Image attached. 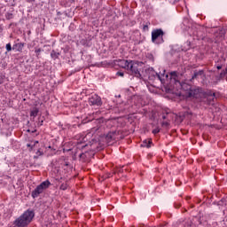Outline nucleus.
I'll use <instances>...</instances> for the list:
<instances>
[{"mask_svg":"<svg viewBox=\"0 0 227 227\" xmlns=\"http://www.w3.org/2000/svg\"><path fill=\"white\" fill-rule=\"evenodd\" d=\"M170 75V81L171 82H175V84H180V78L182 77V74L178 73L177 71H173L169 73Z\"/></svg>","mask_w":227,"mask_h":227,"instance_id":"nucleus-10","label":"nucleus"},{"mask_svg":"<svg viewBox=\"0 0 227 227\" xmlns=\"http://www.w3.org/2000/svg\"><path fill=\"white\" fill-rule=\"evenodd\" d=\"M166 33L162 28H156L152 31V42L153 43H156L157 45H160V43H164V35Z\"/></svg>","mask_w":227,"mask_h":227,"instance_id":"nucleus-4","label":"nucleus"},{"mask_svg":"<svg viewBox=\"0 0 227 227\" xmlns=\"http://www.w3.org/2000/svg\"><path fill=\"white\" fill-rule=\"evenodd\" d=\"M35 219V211L27 210L13 222L15 227H27Z\"/></svg>","mask_w":227,"mask_h":227,"instance_id":"nucleus-1","label":"nucleus"},{"mask_svg":"<svg viewBox=\"0 0 227 227\" xmlns=\"http://www.w3.org/2000/svg\"><path fill=\"white\" fill-rule=\"evenodd\" d=\"M89 104L90 106H102V98L97 94H93L90 98H89Z\"/></svg>","mask_w":227,"mask_h":227,"instance_id":"nucleus-8","label":"nucleus"},{"mask_svg":"<svg viewBox=\"0 0 227 227\" xmlns=\"http://www.w3.org/2000/svg\"><path fill=\"white\" fill-rule=\"evenodd\" d=\"M193 35L197 36V40L205 39V35H203V27L198 28L195 32H193Z\"/></svg>","mask_w":227,"mask_h":227,"instance_id":"nucleus-13","label":"nucleus"},{"mask_svg":"<svg viewBox=\"0 0 227 227\" xmlns=\"http://www.w3.org/2000/svg\"><path fill=\"white\" fill-rule=\"evenodd\" d=\"M22 49H24V43H17L12 46V51H17L18 52H22Z\"/></svg>","mask_w":227,"mask_h":227,"instance_id":"nucleus-14","label":"nucleus"},{"mask_svg":"<svg viewBox=\"0 0 227 227\" xmlns=\"http://www.w3.org/2000/svg\"><path fill=\"white\" fill-rule=\"evenodd\" d=\"M36 153H38L39 155H43V153L41 152L40 150H38Z\"/></svg>","mask_w":227,"mask_h":227,"instance_id":"nucleus-34","label":"nucleus"},{"mask_svg":"<svg viewBox=\"0 0 227 227\" xmlns=\"http://www.w3.org/2000/svg\"><path fill=\"white\" fill-rule=\"evenodd\" d=\"M39 111H40V110H38L37 107H35V108L31 111L30 116H34V117L38 116Z\"/></svg>","mask_w":227,"mask_h":227,"instance_id":"nucleus-17","label":"nucleus"},{"mask_svg":"<svg viewBox=\"0 0 227 227\" xmlns=\"http://www.w3.org/2000/svg\"><path fill=\"white\" fill-rule=\"evenodd\" d=\"M143 31H148V24L144 25Z\"/></svg>","mask_w":227,"mask_h":227,"instance_id":"nucleus-31","label":"nucleus"},{"mask_svg":"<svg viewBox=\"0 0 227 227\" xmlns=\"http://www.w3.org/2000/svg\"><path fill=\"white\" fill-rule=\"evenodd\" d=\"M59 52H57L56 51L52 50L51 52V58L54 60L58 59L59 58Z\"/></svg>","mask_w":227,"mask_h":227,"instance_id":"nucleus-16","label":"nucleus"},{"mask_svg":"<svg viewBox=\"0 0 227 227\" xmlns=\"http://www.w3.org/2000/svg\"><path fill=\"white\" fill-rule=\"evenodd\" d=\"M145 75H147L149 81H155V78L158 77L160 81H162V76L159 74L153 67H148L147 69L145 70Z\"/></svg>","mask_w":227,"mask_h":227,"instance_id":"nucleus-7","label":"nucleus"},{"mask_svg":"<svg viewBox=\"0 0 227 227\" xmlns=\"http://www.w3.org/2000/svg\"><path fill=\"white\" fill-rule=\"evenodd\" d=\"M64 165L68 166V162L65 161Z\"/></svg>","mask_w":227,"mask_h":227,"instance_id":"nucleus-37","label":"nucleus"},{"mask_svg":"<svg viewBox=\"0 0 227 227\" xmlns=\"http://www.w3.org/2000/svg\"><path fill=\"white\" fill-rule=\"evenodd\" d=\"M35 52L38 58V56H40V53L42 52V49L41 48L35 49Z\"/></svg>","mask_w":227,"mask_h":227,"instance_id":"nucleus-25","label":"nucleus"},{"mask_svg":"<svg viewBox=\"0 0 227 227\" xmlns=\"http://www.w3.org/2000/svg\"><path fill=\"white\" fill-rule=\"evenodd\" d=\"M51 187V182L49 180H46L43 183H41L39 185L36 186V188L32 192L31 196L32 198H38L40 194H42L45 189H49Z\"/></svg>","mask_w":227,"mask_h":227,"instance_id":"nucleus-5","label":"nucleus"},{"mask_svg":"<svg viewBox=\"0 0 227 227\" xmlns=\"http://www.w3.org/2000/svg\"><path fill=\"white\" fill-rule=\"evenodd\" d=\"M121 61H129V60H125V59L119 60V67H121V68H125L126 70H128L129 67H125V63H123Z\"/></svg>","mask_w":227,"mask_h":227,"instance_id":"nucleus-19","label":"nucleus"},{"mask_svg":"<svg viewBox=\"0 0 227 227\" xmlns=\"http://www.w3.org/2000/svg\"><path fill=\"white\" fill-rule=\"evenodd\" d=\"M5 49H6L7 52H11L12 49H13V48H12V43H7L5 46Z\"/></svg>","mask_w":227,"mask_h":227,"instance_id":"nucleus-22","label":"nucleus"},{"mask_svg":"<svg viewBox=\"0 0 227 227\" xmlns=\"http://www.w3.org/2000/svg\"><path fill=\"white\" fill-rule=\"evenodd\" d=\"M27 148H30V150H33V148H35V144L34 145L27 144Z\"/></svg>","mask_w":227,"mask_h":227,"instance_id":"nucleus-29","label":"nucleus"},{"mask_svg":"<svg viewBox=\"0 0 227 227\" xmlns=\"http://www.w3.org/2000/svg\"><path fill=\"white\" fill-rule=\"evenodd\" d=\"M215 93L212 92V90L205 91L202 97L199 99L200 104H204V106H214L215 100Z\"/></svg>","mask_w":227,"mask_h":227,"instance_id":"nucleus-3","label":"nucleus"},{"mask_svg":"<svg viewBox=\"0 0 227 227\" xmlns=\"http://www.w3.org/2000/svg\"><path fill=\"white\" fill-rule=\"evenodd\" d=\"M179 86L183 91H186V97L189 95L191 90H192V86L185 82H179Z\"/></svg>","mask_w":227,"mask_h":227,"instance_id":"nucleus-11","label":"nucleus"},{"mask_svg":"<svg viewBox=\"0 0 227 227\" xmlns=\"http://www.w3.org/2000/svg\"><path fill=\"white\" fill-rule=\"evenodd\" d=\"M117 136H118V133L116 132V130H114V131H109L106 135H105V137L106 141L110 142L116 139Z\"/></svg>","mask_w":227,"mask_h":227,"instance_id":"nucleus-12","label":"nucleus"},{"mask_svg":"<svg viewBox=\"0 0 227 227\" xmlns=\"http://www.w3.org/2000/svg\"><path fill=\"white\" fill-rule=\"evenodd\" d=\"M161 125H162V127H169V122L168 121H163Z\"/></svg>","mask_w":227,"mask_h":227,"instance_id":"nucleus-27","label":"nucleus"},{"mask_svg":"<svg viewBox=\"0 0 227 227\" xmlns=\"http://www.w3.org/2000/svg\"><path fill=\"white\" fill-rule=\"evenodd\" d=\"M162 120H168V114L162 115Z\"/></svg>","mask_w":227,"mask_h":227,"instance_id":"nucleus-32","label":"nucleus"},{"mask_svg":"<svg viewBox=\"0 0 227 227\" xmlns=\"http://www.w3.org/2000/svg\"><path fill=\"white\" fill-rule=\"evenodd\" d=\"M152 139L150 140H144L141 144V146L144 148H151L152 147Z\"/></svg>","mask_w":227,"mask_h":227,"instance_id":"nucleus-15","label":"nucleus"},{"mask_svg":"<svg viewBox=\"0 0 227 227\" xmlns=\"http://www.w3.org/2000/svg\"><path fill=\"white\" fill-rule=\"evenodd\" d=\"M166 77H168V74H166Z\"/></svg>","mask_w":227,"mask_h":227,"instance_id":"nucleus-39","label":"nucleus"},{"mask_svg":"<svg viewBox=\"0 0 227 227\" xmlns=\"http://www.w3.org/2000/svg\"><path fill=\"white\" fill-rule=\"evenodd\" d=\"M205 90H203V88L201 87L192 88L187 97L188 98H196L197 100H200Z\"/></svg>","mask_w":227,"mask_h":227,"instance_id":"nucleus-6","label":"nucleus"},{"mask_svg":"<svg viewBox=\"0 0 227 227\" xmlns=\"http://www.w3.org/2000/svg\"><path fill=\"white\" fill-rule=\"evenodd\" d=\"M226 70H223L221 73H220V79H223V77H226Z\"/></svg>","mask_w":227,"mask_h":227,"instance_id":"nucleus-23","label":"nucleus"},{"mask_svg":"<svg viewBox=\"0 0 227 227\" xmlns=\"http://www.w3.org/2000/svg\"><path fill=\"white\" fill-rule=\"evenodd\" d=\"M189 49H191V41H187L186 43H184L183 51H189Z\"/></svg>","mask_w":227,"mask_h":227,"instance_id":"nucleus-18","label":"nucleus"},{"mask_svg":"<svg viewBox=\"0 0 227 227\" xmlns=\"http://www.w3.org/2000/svg\"><path fill=\"white\" fill-rule=\"evenodd\" d=\"M121 63L125 64L124 67H128V72H129L131 75L137 77V79H141V73L139 71L140 70L139 62H134L132 60L130 61L122 60Z\"/></svg>","mask_w":227,"mask_h":227,"instance_id":"nucleus-2","label":"nucleus"},{"mask_svg":"<svg viewBox=\"0 0 227 227\" xmlns=\"http://www.w3.org/2000/svg\"><path fill=\"white\" fill-rule=\"evenodd\" d=\"M116 75H118L119 77H123L124 74L123 72L119 71L116 73Z\"/></svg>","mask_w":227,"mask_h":227,"instance_id":"nucleus-28","label":"nucleus"},{"mask_svg":"<svg viewBox=\"0 0 227 227\" xmlns=\"http://www.w3.org/2000/svg\"><path fill=\"white\" fill-rule=\"evenodd\" d=\"M35 144H38V141H35Z\"/></svg>","mask_w":227,"mask_h":227,"instance_id":"nucleus-38","label":"nucleus"},{"mask_svg":"<svg viewBox=\"0 0 227 227\" xmlns=\"http://www.w3.org/2000/svg\"><path fill=\"white\" fill-rule=\"evenodd\" d=\"M200 77H205V70H194L192 78L190 79V82L194 83V81H198Z\"/></svg>","mask_w":227,"mask_h":227,"instance_id":"nucleus-9","label":"nucleus"},{"mask_svg":"<svg viewBox=\"0 0 227 227\" xmlns=\"http://www.w3.org/2000/svg\"><path fill=\"white\" fill-rule=\"evenodd\" d=\"M67 189H68V184H62L60 185V190H61V191H67Z\"/></svg>","mask_w":227,"mask_h":227,"instance_id":"nucleus-21","label":"nucleus"},{"mask_svg":"<svg viewBox=\"0 0 227 227\" xmlns=\"http://www.w3.org/2000/svg\"><path fill=\"white\" fill-rule=\"evenodd\" d=\"M159 132H160V129L159 128L153 129V134H159Z\"/></svg>","mask_w":227,"mask_h":227,"instance_id":"nucleus-26","label":"nucleus"},{"mask_svg":"<svg viewBox=\"0 0 227 227\" xmlns=\"http://www.w3.org/2000/svg\"><path fill=\"white\" fill-rule=\"evenodd\" d=\"M224 201H226V200L222 199V200L217 203V205H223Z\"/></svg>","mask_w":227,"mask_h":227,"instance_id":"nucleus-30","label":"nucleus"},{"mask_svg":"<svg viewBox=\"0 0 227 227\" xmlns=\"http://www.w3.org/2000/svg\"><path fill=\"white\" fill-rule=\"evenodd\" d=\"M92 132H97V130H98V128H92Z\"/></svg>","mask_w":227,"mask_h":227,"instance_id":"nucleus-33","label":"nucleus"},{"mask_svg":"<svg viewBox=\"0 0 227 227\" xmlns=\"http://www.w3.org/2000/svg\"><path fill=\"white\" fill-rule=\"evenodd\" d=\"M5 19H6L7 20H12V19H13V13L7 12V13L5 14Z\"/></svg>","mask_w":227,"mask_h":227,"instance_id":"nucleus-20","label":"nucleus"},{"mask_svg":"<svg viewBox=\"0 0 227 227\" xmlns=\"http://www.w3.org/2000/svg\"><path fill=\"white\" fill-rule=\"evenodd\" d=\"M216 68L217 70H221L223 68V66H217Z\"/></svg>","mask_w":227,"mask_h":227,"instance_id":"nucleus-35","label":"nucleus"},{"mask_svg":"<svg viewBox=\"0 0 227 227\" xmlns=\"http://www.w3.org/2000/svg\"><path fill=\"white\" fill-rule=\"evenodd\" d=\"M184 227H192V222L188 221V222L184 223Z\"/></svg>","mask_w":227,"mask_h":227,"instance_id":"nucleus-24","label":"nucleus"},{"mask_svg":"<svg viewBox=\"0 0 227 227\" xmlns=\"http://www.w3.org/2000/svg\"><path fill=\"white\" fill-rule=\"evenodd\" d=\"M186 114H192V112H186Z\"/></svg>","mask_w":227,"mask_h":227,"instance_id":"nucleus-36","label":"nucleus"}]
</instances>
